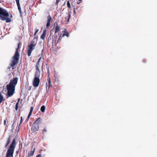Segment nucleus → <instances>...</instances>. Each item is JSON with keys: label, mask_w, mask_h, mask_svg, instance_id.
Listing matches in <instances>:
<instances>
[{"label": "nucleus", "mask_w": 157, "mask_h": 157, "mask_svg": "<svg viewBox=\"0 0 157 157\" xmlns=\"http://www.w3.org/2000/svg\"><path fill=\"white\" fill-rule=\"evenodd\" d=\"M18 78H14L13 80H11L9 84L6 85L7 92L6 94V98L12 97L15 93V86L17 84Z\"/></svg>", "instance_id": "obj_1"}, {"label": "nucleus", "mask_w": 157, "mask_h": 157, "mask_svg": "<svg viewBox=\"0 0 157 157\" xmlns=\"http://www.w3.org/2000/svg\"><path fill=\"white\" fill-rule=\"evenodd\" d=\"M21 43L19 42L17 44V48L16 49L15 54L13 57V60L10 64V66L12 67H13L18 62L20 56V54L19 53L18 50L21 48Z\"/></svg>", "instance_id": "obj_2"}, {"label": "nucleus", "mask_w": 157, "mask_h": 157, "mask_svg": "<svg viewBox=\"0 0 157 157\" xmlns=\"http://www.w3.org/2000/svg\"><path fill=\"white\" fill-rule=\"evenodd\" d=\"M16 143L14 139L9 147L6 153V157H13V155Z\"/></svg>", "instance_id": "obj_3"}, {"label": "nucleus", "mask_w": 157, "mask_h": 157, "mask_svg": "<svg viewBox=\"0 0 157 157\" xmlns=\"http://www.w3.org/2000/svg\"><path fill=\"white\" fill-rule=\"evenodd\" d=\"M36 43L34 40H32L29 44L28 45L27 53L28 56L31 55L32 51L35 49Z\"/></svg>", "instance_id": "obj_4"}, {"label": "nucleus", "mask_w": 157, "mask_h": 157, "mask_svg": "<svg viewBox=\"0 0 157 157\" xmlns=\"http://www.w3.org/2000/svg\"><path fill=\"white\" fill-rule=\"evenodd\" d=\"M40 75H34V78L33 82V86L35 87H38L39 84Z\"/></svg>", "instance_id": "obj_5"}, {"label": "nucleus", "mask_w": 157, "mask_h": 157, "mask_svg": "<svg viewBox=\"0 0 157 157\" xmlns=\"http://www.w3.org/2000/svg\"><path fill=\"white\" fill-rule=\"evenodd\" d=\"M39 129V125H36L33 124L31 128V130L33 132H35L38 130Z\"/></svg>", "instance_id": "obj_6"}, {"label": "nucleus", "mask_w": 157, "mask_h": 157, "mask_svg": "<svg viewBox=\"0 0 157 157\" xmlns=\"http://www.w3.org/2000/svg\"><path fill=\"white\" fill-rule=\"evenodd\" d=\"M47 81L48 82H47L46 83V84L47 85V86L46 87L47 91H48V90H49L50 88L52 87V85L51 84V78H48Z\"/></svg>", "instance_id": "obj_7"}, {"label": "nucleus", "mask_w": 157, "mask_h": 157, "mask_svg": "<svg viewBox=\"0 0 157 157\" xmlns=\"http://www.w3.org/2000/svg\"><path fill=\"white\" fill-rule=\"evenodd\" d=\"M52 19L50 16V15H49L47 17V23L46 24V27L47 28H48V27L50 26V23L52 21Z\"/></svg>", "instance_id": "obj_8"}, {"label": "nucleus", "mask_w": 157, "mask_h": 157, "mask_svg": "<svg viewBox=\"0 0 157 157\" xmlns=\"http://www.w3.org/2000/svg\"><path fill=\"white\" fill-rule=\"evenodd\" d=\"M31 151L28 153V157H30L33 156L35 151V147L33 148V145L31 148Z\"/></svg>", "instance_id": "obj_9"}, {"label": "nucleus", "mask_w": 157, "mask_h": 157, "mask_svg": "<svg viewBox=\"0 0 157 157\" xmlns=\"http://www.w3.org/2000/svg\"><path fill=\"white\" fill-rule=\"evenodd\" d=\"M18 9L20 12V14H22V12L21 11V9L19 2V0H15Z\"/></svg>", "instance_id": "obj_10"}, {"label": "nucleus", "mask_w": 157, "mask_h": 157, "mask_svg": "<svg viewBox=\"0 0 157 157\" xmlns=\"http://www.w3.org/2000/svg\"><path fill=\"white\" fill-rule=\"evenodd\" d=\"M46 34V30L45 29H44L43 31V33L40 36V38L43 40H44Z\"/></svg>", "instance_id": "obj_11"}, {"label": "nucleus", "mask_w": 157, "mask_h": 157, "mask_svg": "<svg viewBox=\"0 0 157 157\" xmlns=\"http://www.w3.org/2000/svg\"><path fill=\"white\" fill-rule=\"evenodd\" d=\"M41 118L40 117H39L36 119V121L34 122L33 124L36 125H39V123L41 122Z\"/></svg>", "instance_id": "obj_12"}, {"label": "nucleus", "mask_w": 157, "mask_h": 157, "mask_svg": "<svg viewBox=\"0 0 157 157\" xmlns=\"http://www.w3.org/2000/svg\"><path fill=\"white\" fill-rule=\"evenodd\" d=\"M60 30V28L59 26L58 25V24H56V26L55 28V33H56L59 32Z\"/></svg>", "instance_id": "obj_13"}, {"label": "nucleus", "mask_w": 157, "mask_h": 157, "mask_svg": "<svg viewBox=\"0 0 157 157\" xmlns=\"http://www.w3.org/2000/svg\"><path fill=\"white\" fill-rule=\"evenodd\" d=\"M11 137H12V136H11V135L10 136H9V137H8V138L7 139V142L5 146V148H6L7 147L8 145L9 144V143H10V139H11Z\"/></svg>", "instance_id": "obj_14"}, {"label": "nucleus", "mask_w": 157, "mask_h": 157, "mask_svg": "<svg viewBox=\"0 0 157 157\" xmlns=\"http://www.w3.org/2000/svg\"><path fill=\"white\" fill-rule=\"evenodd\" d=\"M63 34L62 36V37L64 36H66L67 37H68L69 36V34L68 32L67 31L66 29H64V30L63 31Z\"/></svg>", "instance_id": "obj_15"}, {"label": "nucleus", "mask_w": 157, "mask_h": 157, "mask_svg": "<svg viewBox=\"0 0 157 157\" xmlns=\"http://www.w3.org/2000/svg\"><path fill=\"white\" fill-rule=\"evenodd\" d=\"M35 68H36V71L35 72L34 75H40V69L39 68V67L36 66Z\"/></svg>", "instance_id": "obj_16"}, {"label": "nucleus", "mask_w": 157, "mask_h": 157, "mask_svg": "<svg viewBox=\"0 0 157 157\" xmlns=\"http://www.w3.org/2000/svg\"><path fill=\"white\" fill-rule=\"evenodd\" d=\"M33 109V107H31V108L30 109V112H29V114L28 116L27 119H28L30 117V116L32 114V113Z\"/></svg>", "instance_id": "obj_17"}, {"label": "nucleus", "mask_w": 157, "mask_h": 157, "mask_svg": "<svg viewBox=\"0 0 157 157\" xmlns=\"http://www.w3.org/2000/svg\"><path fill=\"white\" fill-rule=\"evenodd\" d=\"M47 128L45 127L42 130V134L45 135L46 134L47 132Z\"/></svg>", "instance_id": "obj_18"}, {"label": "nucleus", "mask_w": 157, "mask_h": 157, "mask_svg": "<svg viewBox=\"0 0 157 157\" xmlns=\"http://www.w3.org/2000/svg\"><path fill=\"white\" fill-rule=\"evenodd\" d=\"M70 17L71 15L70 13H68V16L65 17V19L67 20V22H69Z\"/></svg>", "instance_id": "obj_19"}, {"label": "nucleus", "mask_w": 157, "mask_h": 157, "mask_svg": "<svg viewBox=\"0 0 157 157\" xmlns=\"http://www.w3.org/2000/svg\"><path fill=\"white\" fill-rule=\"evenodd\" d=\"M45 107L44 105H42L40 108V111L42 113H44L45 110Z\"/></svg>", "instance_id": "obj_20"}, {"label": "nucleus", "mask_w": 157, "mask_h": 157, "mask_svg": "<svg viewBox=\"0 0 157 157\" xmlns=\"http://www.w3.org/2000/svg\"><path fill=\"white\" fill-rule=\"evenodd\" d=\"M8 121L7 120V119L6 118L4 120V124L6 126V127L7 126V123L8 122Z\"/></svg>", "instance_id": "obj_21"}, {"label": "nucleus", "mask_w": 157, "mask_h": 157, "mask_svg": "<svg viewBox=\"0 0 157 157\" xmlns=\"http://www.w3.org/2000/svg\"><path fill=\"white\" fill-rule=\"evenodd\" d=\"M67 7L68 8H69V9L71 8V5H70V2L69 1H68L67 2Z\"/></svg>", "instance_id": "obj_22"}, {"label": "nucleus", "mask_w": 157, "mask_h": 157, "mask_svg": "<svg viewBox=\"0 0 157 157\" xmlns=\"http://www.w3.org/2000/svg\"><path fill=\"white\" fill-rule=\"evenodd\" d=\"M62 37V35H60L58 40L57 41V43H59L61 40Z\"/></svg>", "instance_id": "obj_23"}, {"label": "nucleus", "mask_w": 157, "mask_h": 157, "mask_svg": "<svg viewBox=\"0 0 157 157\" xmlns=\"http://www.w3.org/2000/svg\"><path fill=\"white\" fill-rule=\"evenodd\" d=\"M22 122H23L22 117H21L20 121V124H19L18 127H19V126H20V124L22 123Z\"/></svg>", "instance_id": "obj_24"}, {"label": "nucleus", "mask_w": 157, "mask_h": 157, "mask_svg": "<svg viewBox=\"0 0 157 157\" xmlns=\"http://www.w3.org/2000/svg\"><path fill=\"white\" fill-rule=\"evenodd\" d=\"M18 102H17L16 105V107H15V110H17L18 109Z\"/></svg>", "instance_id": "obj_25"}, {"label": "nucleus", "mask_w": 157, "mask_h": 157, "mask_svg": "<svg viewBox=\"0 0 157 157\" xmlns=\"http://www.w3.org/2000/svg\"><path fill=\"white\" fill-rule=\"evenodd\" d=\"M47 74H48V78H50L49 76V68H48V72H47Z\"/></svg>", "instance_id": "obj_26"}, {"label": "nucleus", "mask_w": 157, "mask_h": 157, "mask_svg": "<svg viewBox=\"0 0 157 157\" xmlns=\"http://www.w3.org/2000/svg\"><path fill=\"white\" fill-rule=\"evenodd\" d=\"M60 0H56L55 4L57 6H58V3L60 2Z\"/></svg>", "instance_id": "obj_27"}, {"label": "nucleus", "mask_w": 157, "mask_h": 157, "mask_svg": "<svg viewBox=\"0 0 157 157\" xmlns=\"http://www.w3.org/2000/svg\"><path fill=\"white\" fill-rule=\"evenodd\" d=\"M77 13L76 10H75V8H74V14H75Z\"/></svg>", "instance_id": "obj_28"}, {"label": "nucleus", "mask_w": 157, "mask_h": 157, "mask_svg": "<svg viewBox=\"0 0 157 157\" xmlns=\"http://www.w3.org/2000/svg\"><path fill=\"white\" fill-rule=\"evenodd\" d=\"M82 0H78V1L77 2V4H79L81 2Z\"/></svg>", "instance_id": "obj_29"}, {"label": "nucleus", "mask_w": 157, "mask_h": 157, "mask_svg": "<svg viewBox=\"0 0 157 157\" xmlns=\"http://www.w3.org/2000/svg\"><path fill=\"white\" fill-rule=\"evenodd\" d=\"M39 63H39V62H37L36 64V67H39V66H40V65H39Z\"/></svg>", "instance_id": "obj_30"}, {"label": "nucleus", "mask_w": 157, "mask_h": 157, "mask_svg": "<svg viewBox=\"0 0 157 157\" xmlns=\"http://www.w3.org/2000/svg\"><path fill=\"white\" fill-rule=\"evenodd\" d=\"M38 31H39L38 29H36V31L35 32L34 34V35H35L36 34V33Z\"/></svg>", "instance_id": "obj_31"}, {"label": "nucleus", "mask_w": 157, "mask_h": 157, "mask_svg": "<svg viewBox=\"0 0 157 157\" xmlns=\"http://www.w3.org/2000/svg\"><path fill=\"white\" fill-rule=\"evenodd\" d=\"M36 157H42V156L41 154H38Z\"/></svg>", "instance_id": "obj_32"}, {"label": "nucleus", "mask_w": 157, "mask_h": 157, "mask_svg": "<svg viewBox=\"0 0 157 157\" xmlns=\"http://www.w3.org/2000/svg\"><path fill=\"white\" fill-rule=\"evenodd\" d=\"M42 56L39 58L38 59V61L37 62H39V63H40V59H41Z\"/></svg>", "instance_id": "obj_33"}, {"label": "nucleus", "mask_w": 157, "mask_h": 157, "mask_svg": "<svg viewBox=\"0 0 157 157\" xmlns=\"http://www.w3.org/2000/svg\"><path fill=\"white\" fill-rule=\"evenodd\" d=\"M20 99V98H19L18 100V101H17V102H18V104H19V103Z\"/></svg>", "instance_id": "obj_34"}, {"label": "nucleus", "mask_w": 157, "mask_h": 157, "mask_svg": "<svg viewBox=\"0 0 157 157\" xmlns=\"http://www.w3.org/2000/svg\"><path fill=\"white\" fill-rule=\"evenodd\" d=\"M78 7L77 8H75V10H76V11H77L78 12Z\"/></svg>", "instance_id": "obj_35"}, {"label": "nucleus", "mask_w": 157, "mask_h": 157, "mask_svg": "<svg viewBox=\"0 0 157 157\" xmlns=\"http://www.w3.org/2000/svg\"><path fill=\"white\" fill-rule=\"evenodd\" d=\"M0 2H1V1H0Z\"/></svg>", "instance_id": "obj_36"}]
</instances>
